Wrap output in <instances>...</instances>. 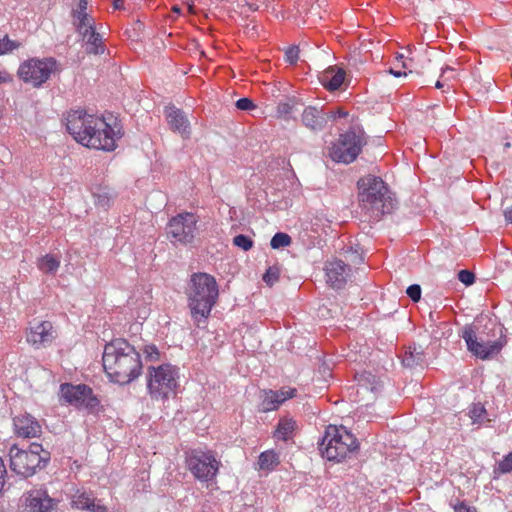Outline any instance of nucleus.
I'll list each match as a JSON object with an SVG mask.
<instances>
[{"instance_id":"obj_17","label":"nucleus","mask_w":512,"mask_h":512,"mask_svg":"<svg viewBox=\"0 0 512 512\" xmlns=\"http://www.w3.org/2000/svg\"><path fill=\"white\" fill-rule=\"evenodd\" d=\"M164 113L170 129L179 133L184 139H188L191 135V127L186 113L174 105L166 106Z\"/></svg>"},{"instance_id":"obj_12","label":"nucleus","mask_w":512,"mask_h":512,"mask_svg":"<svg viewBox=\"0 0 512 512\" xmlns=\"http://www.w3.org/2000/svg\"><path fill=\"white\" fill-rule=\"evenodd\" d=\"M60 396L66 403L90 413L96 412L100 405L93 390L85 384L63 383L60 385Z\"/></svg>"},{"instance_id":"obj_35","label":"nucleus","mask_w":512,"mask_h":512,"mask_svg":"<svg viewBox=\"0 0 512 512\" xmlns=\"http://www.w3.org/2000/svg\"><path fill=\"white\" fill-rule=\"evenodd\" d=\"M20 46V43L10 40L8 36H4L0 39V55L17 49Z\"/></svg>"},{"instance_id":"obj_14","label":"nucleus","mask_w":512,"mask_h":512,"mask_svg":"<svg viewBox=\"0 0 512 512\" xmlns=\"http://www.w3.org/2000/svg\"><path fill=\"white\" fill-rule=\"evenodd\" d=\"M21 501L27 512H53L57 510L59 500L49 496L46 489H34L26 492Z\"/></svg>"},{"instance_id":"obj_50","label":"nucleus","mask_w":512,"mask_h":512,"mask_svg":"<svg viewBox=\"0 0 512 512\" xmlns=\"http://www.w3.org/2000/svg\"><path fill=\"white\" fill-rule=\"evenodd\" d=\"M249 8H250V10H252V11H256V10L258 9V7H257V6H255V5H253V4H249Z\"/></svg>"},{"instance_id":"obj_11","label":"nucleus","mask_w":512,"mask_h":512,"mask_svg":"<svg viewBox=\"0 0 512 512\" xmlns=\"http://www.w3.org/2000/svg\"><path fill=\"white\" fill-rule=\"evenodd\" d=\"M186 462L189 471L196 479L202 482L214 480L220 467V462L212 451H203L201 449L191 450L187 454Z\"/></svg>"},{"instance_id":"obj_16","label":"nucleus","mask_w":512,"mask_h":512,"mask_svg":"<svg viewBox=\"0 0 512 512\" xmlns=\"http://www.w3.org/2000/svg\"><path fill=\"white\" fill-rule=\"evenodd\" d=\"M324 270L326 275V282L333 289L343 288L351 272L350 266L339 259L326 261Z\"/></svg>"},{"instance_id":"obj_18","label":"nucleus","mask_w":512,"mask_h":512,"mask_svg":"<svg viewBox=\"0 0 512 512\" xmlns=\"http://www.w3.org/2000/svg\"><path fill=\"white\" fill-rule=\"evenodd\" d=\"M295 394V388H288L287 390L281 389L278 391L263 390L260 395V410L263 412L276 410L284 401L294 397Z\"/></svg>"},{"instance_id":"obj_37","label":"nucleus","mask_w":512,"mask_h":512,"mask_svg":"<svg viewBox=\"0 0 512 512\" xmlns=\"http://www.w3.org/2000/svg\"><path fill=\"white\" fill-rule=\"evenodd\" d=\"M458 279L466 286H469L475 282V275L471 271L463 269L458 272Z\"/></svg>"},{"instance_id":"obj_51","label":"nucleus","mask_w":512,"mask_h":512,"mask_svg":"<svg viewBox=\"0 0 512 512\" xmlns=\"http://www.w3.org/2000/svg\"><path fill=\"white\" fill-rule=\"evenodd\" d=\"M173 11L176 13H180V8L178 6H174Z\"/></svg>"},{"instance_id":"obj_45","label":"nucleus","mask_w":512,"mask_h":512,"mask_svg":"<svg viewBox=\"0 0 512 512\" xmlns=\"http://www.w3.org/2000/svg\"><path fill=\"white\" fill-rule=\"evenodd\" d=\"M504 217L507 223L512 224V207H509L504 211Z\"/></svg>"},{"instance_id":"obj_48","label":"nucleus","mask_w":512,"mask_h":512,"mask_svg":"<svg viewBox=\"0 0 512 512\" xmlns=\"http://www.w3.org/2000/svg\"><path fill=\"white\" fill-rule=\"evenodd\" d=\"M454 69L450 66H446L444 68L441 69L442 73H441V76H444L446 73L448 72H452Z\"/></svg>"},{"instance_id":"obj_4","label":"nucleus","mask_w":512,"mask_h":512,"mask_svg":"<svg viewBox=\"0 0 512 512\" xmlns=\"http://www.w3.org/2000/svg\"><path fill=\"white\" fill-rule=\"evenodd\" d=\"M357 187L360 207L369 214L371 220L378 221L394 209L391 192L380 177L364 176L358 180Z\"/></svg>"},{"instance_id":"obj_19","label":"nucleus","mask_w":512,"mask_h":512,"mask_svg":"<svg viewBox=\"0 0 512 512\" xmlns=\"http://www.w3.org/2000/svg\"><path fill=\"white\" fill-rule=\"evenodd\" d=\"M13 425L16 435L22 438L39 437L42 433L41 425L37 419L28 413L15 416Z\"/></svg>"},{"instance_id":"obj_46","label":"nucleus","mask_w":512,"mask_h":512,"mask_svg":"<svg viewBox=\"0 0 512 512\" xmlns=\"http://www.w3.org/2000/svg\"><path fill=\"white\" fill-rule=\"evenodd\" d=\"M389 72H390L393 76H395V77H401V76H403V75H404V76H406V75H407V73H406V72H402V71H400V70H394V69H392V68L389 70Z\"/></svg>"},{"instance_id":"obj_26","label":"nucleus","mask_w":512,"mask_h":512,"mask_svg":"<svg viewBox=\"0 0 512 512\" xmlns=\"http://www.w3.org/2000/svg\"><path fill=\"white\" fill-rule=\"evenodd\" d=\"M86 45V53L101 55L105 52V45L103 44L102 36L94 30L90 32L86 37V40H82Z\"/></svg>"},{"instance_id":"obj_52","label":"nucleus","mask_w":512,"mask_h":512,"mask_svg":"<svg viewBox=\"0 0 512 512\" xmlns=\"http://www.w3.org/2000/svg\"><path fill=\"white\" fill-rule=\"evenodd\" d=\"M402 66H403V68H405V69H407V68H408V64H407V63H405V62H403Z\"/></svg>"},{"instance_id":"obj_49","label":"nucleus","mask_w":512,"mask_h":512,"mask_svg":"<svg viewBox=\"0 0 512 512\" xmlns=\"http://www.w3.org/2000/svg\"><path fill=\"white\" fill-rule=\"evenodd\" d=\"M435 87H436V88H438V89H440V88H442V87H443V83H442L440 80H438V81L435 83Z\"/></svg>"},{"instance_id":"obj_27","label":"nucleus","mask_w":512,"mask_h":512,"mask_svg":"<svg viewBox=\"0 0 512 512\" xmlns=\"http://www.w3.org/2000/svg\"><path fill=\"white\" fill-rule=\"evenodd\" d=\"M279 464V454L274 450L264 451L258 457V465L260 470L270 472L273 471Z\"/></svg>"},{"instance_id":"obj_6","label":"nucleus","mask_w":512,"mask_h":512,"mask_svg":"<svg viewBox=\"0 0 512 512\" xmlns=\"http://www.w3.org/2000/svg\"><path fill=\"white\" fill-rule=\"evenodd\" d=\"M318 445L323 458L337 463L349 458L359 449L356 437L343 426H328Z\"/></svg>"},{"instance_id":"obj_1","label":"nucleus","mask_w":512,"mask_h":512,"mask_svg":"<svg viewBox=\"0 0 512 512\" xmlns=\"http://www.w3.org/2000/svg\"><path fill=\"white\" fill-rule=\"evenodd\" d=\"M66 128L83 146L108 152L115 150L116 140L123 135L121 127L116 122L111 125L104 117L88 114L84 110L68 112Z\"/></svg>"},{"instance_id":"obj_5","label":"nucleus","mask_w":512,"mask_h":512,"mask_svg":"<svg viewBox=\"0 0 512 512\" xmlns=\"http://www.w3.org/2000/svg\"><path fill=\"white\" fill-rule=\"evenodd\" d=\"M9 466L12 472L22 478H29L47 467L51 454L41 444L33 442L27 449L13 445L9 449Z\"/></svg>"},{"instance_id":"obj_24","label":"nucleus","mask_w":512,"mask_h":512,"mask_svg":"<svg viewBox=\"0 0 512 512\" xmlns=\"http://www.w3.org/2000/svg\"><path fill=\"white\" fill-rule=\"evenodd\" d=\"M402 363L406 367L423 366L425 364V356L420 346H410L405 352Z\"/></svg>"},{"instance_id":"obj_53","label":"nucleus","mask_w":512,"mask_h":512,"mask_svg":"<svg viewBox=\"0 0 512 512\" xmlns=\"http://www.w3.org/2000/svg\"><path fill=\"white\" fill-rule=\"evenodd\" d=\"M505 148H509L510 147V143L509 142H506L505 145H504Z\"/></svg>"},{"instance_id":"obj_25","label":"nucleus","mask_w":512,"mask_h":512,"mask_svg":"<svg viewBox=\"0 0 512 512\" xmlns=\"http://www.w3.org/2000/svg\"><path fill=\"white\" fill-rule=\"evenodd\" d=\"M297 427L296 421L289 417H283L279 420L274 436L283 441L291 438Z\"/></svg>"},{"instance_id":"obj_22","label":"nucleus","mask_w":512,"mask_h":512,"mask_svg":"<svg viewBox=\"0 0 512 512\" xmlns=\"http://www.w3.org/2000/svg\"><path fill=\"white\" fill-rule=\"evenodd\" d=\"M71 17L72 25L82 40H86L88 34L96 30L95 19L89 13H71Z\"/></svg>"},{"instance_id":"obj_42","label":"nucleus","mask_w":512,"mask_h":512,"mask_svg":"<svg viewBox=\"0 0 512 512\" xmlns=\"http://www.w3.org/2000/svg\"><path fill=\"white\" fill-rule=\"evenodd\" d=\"M406 293L413 302H418L421 298V287L418 284H412L407 288Z\"/></svg>"},{"instance_id":"obj_34","label":"nucleus","mask_w":512,"mask_h":512,"mask_svg":"<svg viewBox=\"0 0 512 512\" xmlns=\"http://www.w3.org/2000/svg\"><path fill=\"white\" fill-rule=\"evenodd\" d=\"M280 270L276 266H270L265 274L263 275V281L269 285L272 286L274 283H276L279 279Z\"/></svg>"},{"instance_id":"obj_20","label":"nucleus","mask_w":512,"mask_h":512,"mask_svg":"<svg viewBox=\"0 0 512 512\" xmlns=\"http://www.w3.org/2000/svg\"><path fill=\"white\" fill-rule=\"evenodd\" d=\"M71 505L78 510L89 512H106L107 508L96 501L92 492L85 489H77L71 498Z\"/></svg>"},{"instance_id":"obj_33","label":"nucleus","mask_w":512,"mask_h":512,"mask_svg":"<svg viewBox=\"0 0 512 512\" xmlns=\"http://www.w3.org/2000/svg\"><path fill=\"white\" fill-rule=\"evenodd\" d=\"M233 244L244 251H248L253 247V240L244 234H239L234 237Z\"/></svg>"},{"instance_id":"obj_44","label":"nucleus","mask_w":512,"mask_h":512,"mask_svg":"<svg viewBox=\"0 0 512 512\" xmlns=\"http://www.w3.org/2000/svg\"><path fill=\"white\" fill-rule=\"evenodd\" d=\"M325 113L328 115V119L341 118V117H346L348 115V113L346 111H343L341 109H338L336 111L332 110V111L325 112Z\"/></svg>"},{"instance_id":"obj_23","label":"nucleus","mask_w":512,"mask_h":512,"mask_svg":"<svg viewBox=\"0 0 512 512\" xmlns=\"http://www.w3.org/2000/svg\"><path fill=\"white\" fill-rule=\"evenodd\" d=\"M345 72L342 69L334 72L333 68L326 70L319 78L320 83L328 91L338 90L344 82Z\"/></svg>"},{"instance_id":"obj_41","label":"nucleus","mask_w":512,"mask_h":512,"mask_svg":"<svg viewBox=\"0 0 512 512\" xmlns=\"http://www.w3.org/2000/svg\"><path fill=\"white\" fill-rule=\"evenodd\" d=\"M299 58V48L297 46L288 47L285 52V59L290 64H295Z\"/></svg>"},{"instance_id":"obj_40","label":"nucleus","mask_w":512,"mask_h":512,"mask_svg":"<svg viewBox=\"0 0 512 512\" xmlns=\"http://www.w3.org/2000/svg\"><path fill=\"white\" fill-rule=\"evenodd\" d=\"M235 106L237 109L242 111H250L256 107L253 101L249 98H240L236 101Z\"/></svg>"},{"instance_id":"obj_3","label":"nucleus","mask_w":512,"mask_h":512,"mask_svg":"<svg viewBox=\"0 0 512 512\" xmlns=\"http://www.w3.org/2000/svg\"><path fill=\"white\" fill-rule=\"evenodd\" d=\"M188 307L192 319L199 325L215 306L219 289L216 279L207 273H193L186 288Z\"/></svg>"},{"instance_id":"obj_31","label":"nucleus","mask_w":512,"mask_h":512,"mask_svg":"<svg viewBox=\"0 0 512 512\" xmlns=\"http://www.w3.org/2000/svg\"><path fill=\"white\" fill-rule=\"evenodd\" d=\"M486 415L485 407L480 404H473L469 411V416L472 419L473 423H482L484 421V416Z\"/></svg>"},{"instance_id":"obj_39","label":"nucleus","mask_w":512,"mask_h":512,"mask_svg":"<svg viewBox=\"0 0 512 512\" xmlns=\"http://www.w3.org/2000/svg\"><path fill=\"white\" fill-rule=\"evenodd\" d=\"M143 353L145 354L146 359L150 361L158 360L160 357V352L155 345H146Z\"/></svg>"},{"instance_id":"obj_38","label":"nucleus","mask_w":512,"mask_h":512,"mask_svg":"<svg viewBox=\"0 0 512 512\" xmlns=\"http://www.w3.org/2000/svg\"><path fill=\"white\" fill-rule=\"evenodd\" d=\"M294 99H291L286 102H279L277 105V113L279 115L286 116L292 112V109L294 107Z\"/></svg>"},{"instance_id":"obj_7","label":"nucleus","mask_w":512,"mask_h":512,"mask_svg":"<svg viewBox=\"0 0 512 512\" xmlns=\"http://www.w3.org/2000/svg\"><path fill=\"white\" fill-rule=\"evenodd\" d=\"M179 369L169 363L157 367L148 366L146 373L147 393L152 400L164 401L176 393Z\"/></svg>"},{"instance_id":"obj_2","label":"nucleus","mask_w":512,"mask_h":512,"mask_svg":"<svg viewBox=\"0 0 512 512\" xmlns=\"http://www.w3.org/2000/svg\"><path fill=\"white\" fill-rule=\"evenodd\" d=\"M102 362L109 379L120 385L133 382L142 373L139 351L124 338H116L105 344Z\"/></svg>"},{"instance_id":"obj_9","label":"nucleus","mask_w":512,"mask_h":512,"mask_svg":"<svg viewBox=\"0 0 512 512\" xmlns=\"http://www.w3.org/2000/svg\"><path fill=\"white\" fill-rule=\"evenodd\" d=\"M364 144L365 141L362 133L349 130L340 134L337 141L332 143L329 148V156L338 163H352L360 154Z\"/></svg>"},{"instance_id":"obj_28","label":"nucleus","mask_w":512,"mask_h":512,"mask_svg":"<svg viewBox=\"0 0 512 512\" xmlns=\"http://www.w3.org/2000/svg\"><path fill=\"white\" fill-rule=\"evenodd\" d=\"M60 266V260L59 258L47 254L39 259L38 267L39 269L47 274L55 273Z\"/></svg>"},{"instance_id":"obj_10","label":"nucleus","mask_w":512,"mask_h":512,"mask_svg":"<svg viewBox=\"0 0 512 512\" xmlns=\"http://www.w3.org/2000/svg\"><path fill=\"white\" fill-rule=\"evenodd\" d=\"M198 218L190 212L179 213L172 217L166 226L167 238L173 244H191L197 234Z\"/></svg>"},{"instance_id":"obj_30","label":"nucleus","mask_w":512,"mask_h":512,"mask_svg":"<svg viewBox=\"0 0 512 512\" xmlns=\"http://www.w3.org/2000/svg\"><path fill=\"white\" fill-rule=\"evenodd\" d=\"M95 204L99 207H102L106 209L110 206L111 203V196L110 194L102 189H98L96 192L93 193Z\"/></svg>"},{"instance_id":"obj_54","label":"nucleus","mask_w":512,"mask_h":512,"mask_svg":"<svg viewBox=\"0 0 512 512\" xmlns=\"http://www.w3.org/2000/svg\"><path fill=\"white\" fill-rule=\"evenodd\" d=\"M0 512H3V511H0Z\"/></svg>"},{"instance_id":"obj_8","label":"nucleus","mask_w":512,"mask_h":512,"mask_svg":"<svg viewBox=\"0 0 512 512\" xmlns=\"http://www.w3.org/2000/svg\"><path fill=\"white\" fill-rule=\"evenodd\" d=\"M57 69V61L52 58H30L20 64L17 74L19 78L33 87H40Z\"/></svg>"},{"instance_id":"obj_47","label":"nucleus","mask_w":512,"mask_h":512,"mask_svg":"<svg viewBox=\"0 0 512 512\" xmlns=\"http://www.w3.org/2000/svg\"><path fill=\"white\" fill-rule=\"evenodd\" d=\"M124 0H113L114 9H121L123 6Z\"/></svg>"},{"instance_id":"obj_15","label":"nucleus","mask_w":512,"mask_h":512,"mask_svg":"<svg viewBox=\"0 0 512 512\" xmlns=\"http://www.w3.org/2000/svg\"><path fill=\"white\" fill-rule=\"evenodd\" d=\"M56 336V330L52 323L41 321L30 325L26 333V340L33 347L40 348L51 344Z\"/></svg>"},{"instance_id":"obj_29","label":"nucleus","mask_w":512,"mask_h":512,"mask_svg":"<svg viewBox=\"0 0 512 512\" xmlns=\"http://www.w3.org/2000/svg\"><path fill=\"white\" fill-rule=\"evenodd\" d=\"M291 237L287 233L277 232L271 239L270 245L273 249L287 247L291 244Z\"/></svg>"},{"instance_id":"obj_13","label":"nucleus","mask_w":512,"mask_h":512,"mask_svg":"<svg viewBox=\"0 0 512 512\" xmlns=\"http://www.w3.org/2000/svg\"><path fill=\"white\" fill-rule=\"evenodd\" d=\"M461 337L464 339L468 351L482 360L498 354L503 347V344L498 340L488 341L478 337L472 326H465Z\"/></svg>"},{"instance_id":"obj_43","label":"nucleus","mask_w":512,"mask_h":512,"mask_svg":"<svg viewBox=\"0 0 512 512\" xmlns=\"http://www.w3.org/2000/svg\"><path fill=\"white\" fill-rule=\"evenodd\" d=\"M88 1L89 0H79L77 7L72 9L71 13H88Z\"/></svg>"},{"instance_id":"obj_21","label":"nucleus","mask_w":512,"mask_h":512,"mask_svg":"<svg viewBox=\"0 0 512 512\" xmlns=\"http://www.w3.org/2000/svg\"><path fill=\"white\" fill-rule=\"evenodd\" d=\"M301 120L303 125L313 132L322 131L328 121V115L315 106H308L304 109Z\"/></svg>"},{"instance_id":"obj_32","label":"nucleus","mask_w":512,"mask_h":512,"mask_svg":"<svg viewBox=\"0 0 512 512\" xmlns=\"http://www.w3.org/2000/svg\"><path fill=\"white\" fill-rule=\"evenodd\" d=\"M495 472L500 474H507L512 472V451L505 455L503 459L498 463Z\"/></svg>"},{"instance_id":"obj_36","label":"nucleus","mask_w":512,"mask_h":512,"mask_svg":"<svg viewBox=\"0 0 512 512\" xmlns=\"http://www.w3.org/2000/svg\"><path fill=\"white\" fill-rule=\"evenodd\" d=\"M450 505L452 506L454 512H477L474 506H470L464 501H451Z\"/></svg>"}]
</instances>
